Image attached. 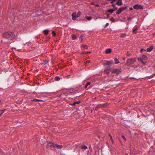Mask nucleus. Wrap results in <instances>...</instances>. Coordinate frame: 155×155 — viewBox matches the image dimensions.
<instances>
[{"mask_svg":"<svg viewBox=\"0 0 155 155\" xmlns=\"http://www.w3.org/2000/svg\"><path fill=\"white\" fill-rule=\"evenodd\" d=\"M3 37L8 40H11L15 38L14 34L12 32H7L3 34Z\"/></svg>","mask_w":155,"mask_h":155,"instance_id":"nucleus-1","label":"nucleus"},{"mask_svg":"<svg viewBox=\"0 0 155 155\" xmlns=\"http://www.w3.org/2000/svg\"><path fill=\"white\" fill-rule=\"evenodd\" d=\"M136 61L135 58L128 59L126 62L125 64L127 66L130 65L132 64H133Z\"/></svg>","mask_w":155,"mask_h":155,"instance_id":"nucleus-2","label":"nucleus"},{"mask_svg":"<svg viewBox=\"0 0 155 155\" xmlns=\"http://www.w3.org/2000/svg\"><path fill=\"white\" fill-rule=\"evenodd\" d=\"M138 59L139 61L144 64L146 63V62L144 61H146L147 60V57L146 55H143L141 57H138Z\"/></svg>","mask_w":155,"mask_h":155,"instance_id":"nucleus-3","label":"nucleus"},{"mask_svg":"<svg viewBox=\"0 0 155 155\" xmlns=\"http://www.w3.org/2000/svg\"><path fill=\"white\" fill-rule=\"evenodd\" d=\"M81 14V12L80 11L78 12L77 14L76 12H74L72 13V19L73 20H76L77 18L79 17Z\"/></svg>","mask_w":155,"mask_h":155,"instance_id":"nucleus-4","label":"nucleus"},{"mask_svg":"<svg viewBox=\"0 0 155 155\" xmlns=\"http://www.w3.org/2000/svg\"><path fill=\"white\" fill-rule=\"evenodd\" d=\"M121 69H117V68H115L113 69L112 71V73H115L116 74H118L120 73L121 72Z\"/></svg>","mask_w":155,"mask_h":155,"instance_id":"nucleus-5","label":"nucleus"},{"mask_svg":"<svg viewBox=\"0 0 155 155\" xmlns=\"http://www.w3.org/2000/svg\"><path fill=\"white\" fill-rule=\"evenodd\" d=\"M41 64L43 66L46 67L48 65V61L47 60H45L41 63Z\"/></svg>","mask_w":155,"mask_h":155,"instance_id":"nucleus-6","label":"nucleus"},{"mask_svg":"<svg viewBox=\"0 0 155 155\" xmlns=\"http://www.w3.org/2000/svg\"><path fill=\"white\" fill-rule=\"evenodd\" d=\"M135 9H142L143 8V6L141 5H136L133 7Z\"/></svg>","mask_w":155,"mask_h":155,"instance_id":"nucleus-7","label":"nucleus"},{"mask_svg":"<svg viewBox=\"0 0 155 155\" xmlns=\"http://www.w3.org/2000/svg\"><path fill=\"white\" fill-rule=\"evenodd\" d=\"M126 9V7L120 8H119L118 10L116 12V13L117 14H120L121 12L125 10Z\"/></svg>","mask_w":155,"mask_h":155,"instance_id":"nucleus-8","label":"nucleus"},{"mask_svg":"<svg viewBox=\"0 0 155 155\" xmlns=\"http://www.w3.org/2000/svg\"><path fill=\"white\" fill-rule=\"evenodd\" d=\"M110 71V66H108L105 69L104 72L107 74H109Z\"/></svg>","mask_w":155,"mask_h":155,"instance_id":"nucleus-9","label":"nucleus"},{"mask_svg":"<svg viewBox=\"0 0 155 155\" xmlns=\"http://www.w3.org/2000/svg\"><path fill=\"white\" fill-rule=\"evenodd\" d=\"M123 3L122 0H118L117 1L116 4L119 6L122 5Z\"/></svg>","mask_w":155,"mask_h":155,"instance_id":"nucleus-10","label":"nucleus"},{"mask_svg":"<svg viewBox=\"0 0 155 155\" xmlns=\"http://www.w3.org/2000/svg\"><path fill=\"white\" fill-rule=\"evenodd\" d=\"M54 146H55V147L58 149H61L62 147V145H59L56 144H54Z\"/></svg>","mask_w":155,"mask_h":155,"instance_id":"nucleus-11","label":"nucleus"},{"mask_svg":"<svg viewBox=\"0 0 155 155\" xmlns=\"http://www.w3.org/2000/svg\"><path fill=\"white\" fill-rule=\"evenodd\" d=\"M111 52V50L110 48L107 49L105 51V53L107 54L110 53Z\"/></svg>","mask_w":155,"mask_h":155,"instance_id":"nucleus-12","label":"nucleus"},{"mask_svg":"<svg viewBox=\"0 0 155 155\" xmlns=\"http://www.w3.org/2000/svg\"><path fill=\"white\" fill-rule=\"evenodd\" d=\"M138 28L137 27H135L133 30V32L134 34H136L137 33V32H136V31L137 30Z\"/></svg>","mask_w":155,"mask_h":155,"instance_id":"nucleus-13","label":"nucleus"},{"mask_svg":"<svg viewBox=\"0 0 155 155\" xmlns=\"http://www.w3.org/2000/svg\"><path fill=\"white\" fill-rule=\"evenodd\" d=\"M153 49V47L152 46H151L149 48H147V52H150L152 51Z\"/></svg>","mask_w":155,"mask_h":155,"instance_id":"nucleus-14","label":"nucleus"},{"mask_svg":"<svg viewBox=\"0 0 155 155\" xmlns=\"http://www.w3.org/2000/svg\"><path fill=\"white\" fill-rule=\"evenodd\" d=\"M115 9H109L107 11V12H109L111 13H112L114 11H115Z\"/></svg>","mask_w":155,"mask_h":155,"instance_id":"nucleus-15","label":"nucleus"},{"mask_svg":"<svg viewBox=\"0 0 155 155\" xmlns=\"http://www.w3.org/2000/svg\"><path fill=\"white\" fill-rule=\"evenodd\" d=\"M5 109L2 110H0V117L3 114L4 112Z\"/></svg>","mask_w":155,"mask_h":155,"instance_id":"nucleus-16","label":"nucleus"},{"mask_svg":"<svg viewBox=\"0 0 155 155\" xmlns=\"http://www.w3.org/2000/svg\"><path fill=\"white\" fill-rule=\"evenodd\" d=\"M86 18L87 20L89 21H91L92 19V18L91 16H86Z\"/></svg>","mask_w":155,"mask_h":155,"instance_id":"nucleus-17","label":"nucleus"},{"mask_svg":"<svg viewBox=\"0 0 155 155\" xmlns=\"http://www.w3.org/2000/svg\"><path fill=\"white\" fill-rule=\"evenodd\" d=\"M81 148L82 149L86 150L87 148V147L85 145H82L81 146Z\"/></svg>","mask_w":155,"mask_h":155,"instance_id":"nucleus-18","label":"nucleus"},{"mask_svg":"<svg viewBox=\"0 0 155 155\" xmlns=\"http://www.w3.org/2000/svg\"><path fill=\"white\" fill-rule=\"evenodd\" d=\"M48 30H45L44 31V33L45 35H47L48 34Z\"/></svg>","mask_w":155,"mask_h":155,"instance_id":"nucleus-19","label":"nucleus"},{"mask_svg":"<svg viewBox=\"0 0 155 155\" xmlns=\"http://www.w3.org/2000/svg\"><path fill=\"white\" fill-rule=\"evenodd\" d=\"M55 146H54V144H51V145H50V147L51 149H53L54 148H55Z\"/></svg>","mask_w":155,"mask_h":155,"instance_id":"nucleus-20","label":"nucleus"},{"mask_svg":"<svg viewBox=\"0 0 155 155\" xmlns=\"http://www.w3.org/2000/svg\"><path fill=\"white\" fill-rule=\"evenodd\" d=\"M91 83L90 82H87L86 84H85V88H87V87L90 85V84Z\"/></svg>","mask_w":155,"mask_h":155,"instance_id":"nucleus-21","label":"nucleus"},{"mask_svg":"<svg viewBox=\"0 0 155 155\" xmlns=\"http://www.w3.org/2000/svg\"><path fill=\"white\" fill-rule=\"evenodd\" d=\"M115 63V64H118L119 62V61L118 59L117 58H115L114 59Z\"/></svg>","mask_w":155,"mask_h":155,"instance_id":"nucleus-22","label":"nucleus"},{"mask_svg":"<svg viewBox=\"0 0 155 155\" xmlns=\"http://www.w3.org/2000/svg\"><path fill=\"white\" fill-rule=\"evenodd\" d=\"M55 80L56 81H58L60 80V78L59 77L57 76L55 78Z\"/></svg>","mask_w":155,"mask_h":155,"instance_id":"nucleus-23","label":"nucleus"},{"mask_svg":"<svg viewBox=\"0 0 155 155\" xmlns=\"http://www.w3.org/2000/svg\"><path fill=\"white\" fill-rule=\"evenodd\" d=\"M72 37L73 39L74 40L76 38V36L75 35H72Z\"/></svg>","mask_w":155,"mask_h":155,"instance_id":"nucleus-24","label":"nucleus"},{"mask_svg":"<svg viewBox=\"0 0 155 155\" xmlns=\"http://www.w3.org/2000/svg\"><path fill=\"white\" fill-rule=\"evenodd\" d=\"M82 48H84V49H87V45H83V46H82Z\"/></svg>","mask_w":155,"mask_h":155,"instance_id":"nucleus-25","label":"nucleus"},{"mask_svg":"<svg viewBox=\"0 0 155 155\" xmlns=\"http://www.w3.org/2000/svg\"><path fill=\"white\" fill-rule=\"evenodd\" d=\"M79 102H74L73 103L72 105L73 106H74L76 104H78Z\"/></svg>","mask_w":155,"mask_h":155,"instance_id":"nucleus-26","label":"nucleus"},{"mask_svg":"<svg viewBox=\"0 0 155 155\" xmlns=\"http://www.w3.org/2000/svg\"><path fill=\"white\" fill-rule=\"evenodd\" d=\"M110 21H111L113 22L114 21V19L113 17H111L110 19Z\"/></svg>","mask_w":155,"mask_h":155,"instance_id":"nucleus-27","label":"nucleus"},{"mask_svg":"<svg viewBox=\"0 0 155 155\" xmlns=\"http://www.w3.org/2000/svg\"><path fill=\"white\" fill-rule=\"evenodd\" d=\"M52 33L53 34L54 36H55L56 35V33L55 31H53Z\"/></svg>","mask_w":155,"mask_h":155,"instance_id":"nucleus-28","label":"nucleus"},{"mask_svg":"<svg viewBox=\"0 0 155 155\" xmlns=\"http://www.w3.org/2000/svg\"><path fill=\"white\" fill-rule=\"evenodd\" d=\"M109 136H110V140H111V141H112V142H113V138L112 137V136H111V135L110 134H109Z\"/></svg>","mask_w":155,"mask_h":155,"instance_id":"nucleus-29","label":"nucleus"},{"mask_svg":"<svg viewBox=\"0 0 155 155\" xmlns=\"http://www.w3.org/2000/svg\"><path fill=\"white\" fill-rule=\"evenodd\" d=\"M51 145V142H50L48 144V146H49L50 147V145Z\"/></svg>","mask_w":155,"mask_h":155,"instance_id":"nucleus-30","label":"nucleus"},{"mask_svg":"<svg viewBox=\"0 0 155 155\" xmlns=\"http://www.w3.org/2000/svg\"><path fill=\"white\" fill-rule=\"evenodd\" d=\"M125 36V34L124 33V34H122L121 35V36L122 37H124Z\"/></svg>","mask_w":155,"mask_h":155,"instance_id":"nucleus-31","label":"nucleus"},{"mask_svg":"<svg viewBox=\"0 0 155 155\" xmlns=\"http://www.w3.org/2000/svg\"><path fill=\"white\" fill-rule=\"evenodd\" d=\"M90 62V61L89 60H87L85 62V64H86V63H89Z\"/></svg>","mask_w":155,"mask_h":155,"instance_id":"nucleus-32","label":"nucleus"},{"mask_svg":"<svg viewBox=\"0 0 155 155\" xmlns=\"http://www.w3.org/2000/svg\"><path fill=\"white\" fill-rule=\"evenodd\" d=\"M111 62H110L109 61H107L106 62V64H110Z\"/></svg>","mask_w":155,"mask_h":155,"instance_id":"nucleus-33","label":"nucleus"},{"mask_svg":"<svg viewBox=\"0 0 155 155\" xmlns=\"http://www.w3.org/2000/svg\"><path fill=\"white\" fill-rule=\"evenodd\" d=\"M35 100H36V101H43L40 100H39L38 99H35Z\"/></svg>","mask_w":155,"mask_h":155,"instance_id":"nucleus-34","label":"nucleus"},{"mask_svg":"<svg viewBox=\"0 0 155 155\" xmlns=\"http://www.w3.org/2000/svg\"><path fill=\"white\" fill-rule=\"evenodd\" d=\"M116 0H112L111 1V3H113V2H115Z\"/></svg>","mask_w":155,"mask_h":155,"instance_id":"nucleus-35","label":"nucleus"},{"mask_svg":"<svg viewBox=\"0 0 155 155\" xmlns=\"http://www.w3.org/2000/svg\"><path fill=\"white\" fill-rule=\"evenodd\" d=\"M35 13H33L31 14V16H35Z\"/></svg>","mask_w":155,"mask_h":155,"instance_id":"nucleus-36","label":"nucleus"},{"mask_svg":"<svg viewBox=\"0 0 155 155\" xmlns=\"http://www.w3.org/2000/svg\"><path fill=\"white\" fill-rule=\"evenodd\" d=\"M112 6L113 7H115V4H113V3H112Z\"/></svg>","mask_w":155,"mask_h":155,"instance_id":"nucleus-37","label":"nucleus"},{"mask_svg":"<svg viewBox=\"0 0 155 155\" xmlns=\"http://www.w3.org/2000/svg\"><path fill=\"white\" fill-rule=\"evenodd\" d=\"M131 19H132V18L131 17H128L127 18V20H131Z\"/></svg>","mask_w":155,"mask_h":155,"instance_id":"nucleus-38","label":"nucleus"},{"mask_svg":"<svg viewBox=\"0 0 155 155\" xmlns=\"http://www.w3.org/2000/svg\"><path fill=\"white\" fill-rule=\"evenodd\" d=\"M91 53V52L90 51H88V52H86L85 54H89V53Z\"/></svg>","mask_w":155,"mask_h":155,"instance_id":"nucleus-39","label":"nucleus"},{"mask_svg":"<svg viewBox=\"0 0 155 155\" xmlns=\"http://www.w3.org/2000/svg\"><path fill=\"white\" fill-rule=\"evenodd\" d=\"M122 137L125 140H126V138L125 137L123 136V135H122Z\"/></svg>","mask_w":155,"mask_h":155,"instance_id":"nucleus-40","label":"nucleus"},{"mask_svg":"<svg viewBox=\"0 0 155 155\" xmlns=\"http://www.w3.org/2000/svg\"><path fill=\"white\" fill-rule=\"evenodd\" d=\"M94 5L95 6H96V7H99V5L98 4H95Z\"/></svg>","mask_w":155,"mask_h":155,"instance_id":"nucleus-41","label":"nucleus"},{"mask_svg":"<svg viewBox=\"0 0 155 155\" xmlns=\"http://www.w3.org/2000/svg\"><path fill=\"white\" fill-rule=\"evenodd\" d=\"M143 51H145L143 49H141V50H140V52H142Z\"/></svg>","mask_w":155,"mask_h":155,"instance_id":"nucleus-42","label":"nucleus"},{"mask_svg":"<svg viewBox=\"0 0 155 155\" xmlns=\"http://www.w3.org/2000/svg\"><path fill=\"white\" fill-rule=\"evenodd\" d=\"M98 107H97L96 108H95V110H97L98 109Z\"/></svg>","mask_w":155,"mask_h":155,"instance_id":"nucleus-43","label":"nucleus"},{"mask_svg":"<svg viewBox=\"0 0 155 155\" xmlns=\"http://www.w3.org/2000/svg\"><path fill=\"white\" fill-rule=\"evenodd\" d=\"M130 10H133V8L132 7H130Z\"/></svg>","mask_w":155,"mask_h":155,"instance_id":"nucleus-44","label":"nucleus"},{"mask_svg":"<svg viewBox=\"0 0 155 155\" xmlns=\"http://www.w3.org/2000/svg\"><path fill=\"white\" fill-rule=\"evenodd\" d=\"M104 65H107V64H106V63H104Z\"/></svg>","mask_w":155,"mask_h":155,"instance_id":"nucleus-45","label":"nucleus"},{"mask_svg":"<svg viewBox=\"0 0 155 155\" xmlns=\"http://www.w3.org/2000/svg\"><path fill=\"white\" fill-rule=\"evenodd\" d=\"M91 4H92V5H95L94 3H91Z\"/></svg>","mask_w":155,"mask_h":155,"instance_id":"nucleus-46","label":"nucleus"},{"mask_svg":"<svg viewBox=\"0 0 155 155\" xmlns=\"http://www.w3.org/2000/svg\"><path fill=\"white\" fill-rule=\"evenodd\" d=\"M114 9H115V10H116V9H117V7H116V8H114Z\"/></svg>","mask_w":155,"mask_h":155,"instance_id":"nucleus-47","label":"nucleus"},{"mask_svg":"<svg viewBox=\"0 0 155 155\" xmlns=\"http://www.w3.org/2000/svg\"><path fill=\"white\" fill-rule=\"evenodd\" d=\"M109 25V23H107L106 24V25Z\"/></svg>","mask_w":155,"mask_h":155,"instance_id":"nucleus-48","label":"nucleus"},{"mask_svg":"<svg viewBox=\"0 0 155 155\" xmlns=\"http://www.w3.org/2000/svg\"><path fill=\"white\" fill-rule=\"evenodd\" d=\"M154 35H155V34H154Z\"/></svg>","mask_w":155,"mask_h":155,"instance_id":"nucleus-49","label":"nucleus"},{"mask_svg":"<svg viewBox=\"0 0 155 155\" xmlns=\"http://www.w3.org/2000/svg\"><path fill=\"white\" fill-rule=\"evenodd\" d=\"M154 35H155V34H154Z\"/></svg>","mask_w":155,"mask_h":155,"instance_id":"nucleus-50","label":"nucleus"}]
</instances>
